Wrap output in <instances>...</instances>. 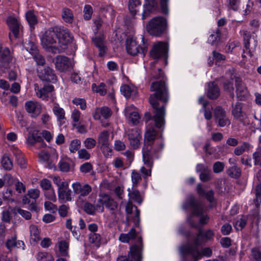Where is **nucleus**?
Here are the masks:
<instances>
[{
    "label": "nucleus",
    "instance_id": "10",
    "mask_svg": "<svg viewBox=\"0 0 261 261\" xmlns=\"http://www.w3.org/2000/svg\"><path fill=\"white\" fill-rule=\"evenodd\" d=\"M130 146L134 149L138 148L142 140L141 130L137 127L128 129L126 133Z\"/></svg>",
    "mask_w": 261,
    "mask_h": 261
},
{
    "label": "nucleus",
    "instance_id": "47",
    "mask_svg": "<svg viewBox=\"0 0 261 261\" xmlns=\"http://www.w3.org/2000/svg\"><path fill=\"white\" fill-rule=\"evenodd\" d=\"M25 18L30 26H33L37 23V18L34 12L32 10L28 11L25 13Z\"/></svg>",
    "mask_w": 261,
    "mask_h": 261
},
{
    "label": "nucleus",
    "instance_id": "11",
    "mask_svg": "<svg viewBox=\"0 0 261 261\" xmlns=\"http://www.w3.org/2000/svg\"><path fill=\"white\" fill-rule=\"evenodd\" d=\"M168 51V45L165 42H159L153 46L150 52L151 57L154 59H159L161 57H166Z\"/></svg>",
    "mask_w": 261,
    "mask_h": 261
},
{
    "label": "nucleus",
    "instance_id": "2",
    "mask_svg": "<svg viewBox=\"0 0 261 261\" xmlns=\"http://www.w3.org/2000/svg\"><path fill=\"white\" fill-rule=\"evenodd\" d=\"M184 209L191 208L192 210V215L200 217L199 223L201 224L207 223L209 217L207 215H203L204 206L201 203L197 202L193 195H190L187 198L182 205Z\"/></svg>",
    "mask_w": 261,
    "mask_h": 261
},
{
    "label": "nucleus",
    "instance_id": "63",
    "mask_svg": "<svg viewBox=\"0 0 261 261\" xmlns=\"http://www.w3.org/2000/svg\"><path fill=\"white\" fill-rule=\"evenodd\" d=\"M252 158L254 161V165H258L261 161V147H258L253 153Z\"/></svg>",
    "mask_w": 261,
    "mask_h": 261
},
{
    "label": "nucleus",
    "instance_id": "51",
    "mask_svg": "<svg viewBox=\"0 0 261 261\" xmlns=\"http://www.w3.org/2000/svg\"><path fill=\"white\" fill-rule=\"evenodd\" d=\"M38 261H54V258L52 255L46 252H39L37 257Z\"/></svg>",
    "mask_w": 261,
    "mask_h": 261
},
{
    "label": "nucleus",
    "instance_id": "37",
    "mask_svg": "<svg viewBox=\"0 0 261 261\" xmlns=\"http://www.w3.org/2000/svg\"><path fill=\"white\" fill-rule=\"evenodd\" d=\"M136 236V231L134 228H132L127 233H121L119 240L122 243H128L129 240L134 239Z\"/></svg>",
    "mask_w": 261,
    "mask_h": 261
},
{
    "label": "nucleus",
    "instance_id": "46",
    "mask_svg": "<svg viewBox=\"0 0 261 261\" xmlns=\"http://www.w3.org/2000/svg\"><path fill=\"white\" fill-rule=\"evenodd\" d=\"M227 173L231 177L238 178L241 174V170L237 166H232L228 169Z\"/></svg>",
    "mask_w": 261,
    "mask_h": 261
},
{
    "label": "nucleus",
    "instance_id": "1",
    "mask_svg": "<svg viewBox=\"0 0 261 261\" xmlns=\"http://www.w3.org/2000/svg\"><path fill=\"white\" fill-rule=\"evenodd\" d=\"M158 70L159 75L154 76V78L161 79L151 84L150 90L154 93L150 96L149 102L154 109L153 118L155 126L158 128H161L165 123V106L169 96L164 73L161 69L158 68Z\"/></svg>",
    "mask_w": 261,
    "mask_h": 261
},
{
    "label": "nucleus",
    "instance_id": "39",
    "mask_svg": "<svg viewBox=\"0 0 261 261\" xmlns=\"http://www.w3.org/2000/svg\"><path fill=\"white\" fill-rule=\"evenodd\" d=\"M150 149L151 147L149 148L147 147L146 149L145 148H143L142 150L143 161L144 164L145 165H146L148 168H152V166L153 165L152 159L150 155Z\"/></svg>",
    "mask_w": 261,
    "mask_h": 261
},
{
    "label": "nucleus",
    "instance_id": "30",
    "mask_svg": "<svg viewBox=\"0 0 261 261\" xmlns=\"http://www.w3.org/2000/svg\"><path fill=\"white\" fill-rule=\"evenodd\" d=\"M207 96L210 99H216L220 95V90L218 87L214 83L208 84Z\"/></svg>",
    "mask_w": 261,
    "mask_h": 261
},
{
    "label": "nucleus",
    "instance_id": "13",
    "mask_svg": "<svg viewBox=\"0 0 261 261\" xmlns=\"http://www.w3.org/2000/svg\"><path fill=\"white\" fill-rule=\"evenodd\" d=\"M53 62L54 63L57 70L60 72H65L71 66L70 59L65 56H57Z\"/></svg>",
    "mask_w": 261,
    "mask_h": 261
},
{
    "label": "nucleus",
    "instance_id": "60",
    "mask_svg": "<svg viewBox=\"0 0 261 261\" xmlns=\"http://www.w3.org/2000/svg\"><path fill=\"white\" fill-rule=\"evenodd\" d=\"M225 165L223 162L217 161L215 162L213 166V170L215 173L222 172L224 169Z\"/></svg>",
    "mask_w": 261,
    "mask_h": 261
},
{
    "label": "nucleus",
    "instance_id": "31",
    "mask_svg": "<svg viewBox=\"0 0 261 261\" xmlns=\"http://www.w3.org/2000/svg\"><path fill=\"white\" fill-rule=\"evenodd\" d=\"M156 132L153 128H147L145 134V145H151L155 139Z\"/></svg>",
    "mask_w": 261,
    "mask_h": 261
},
{
    "label": "nucleus",
    "instance_id": "40",
    "mask_svg": "<svg viewBox=\"0 0 261 261\" xmlns=\"http://www.w3.org/2000/svg\"><path fill=\"white\" fill-rule=\"evenodd\" d=\"M203 236L206 240H211L214 236V233L211 230H208L203 233L201 230H199L198 234L194 240V243L196 246H198L200 244L201 242L200 241V239Z\"/></svg>",
    "mask_w": 261,
    "mask_h": 261
},
{
    "label": "nucleus",
    "instance_id": "44",
    "mask_svg": "<svg viewBox=\"0 0 261 261\" xmlns=\"http://www.w3.org/2000/svg\"><path fill=\"white\" fill-rule=\"evenodd\" d=\"M71 118L73 122V126H75L82 123L81 113L77 109H74L72 111Z\"/></svg>",
    "mask_w": 261,
    "mask_h": 261
},
{
    "label": "nucleus",
    "instance_id": "8",
    "mask_svg": "<svg viewBox=\"0 0 261 261\" xmlns=\"http://www.w3.org/2000/svg\"><path fill=\"white\" fill-rule=\"evenodd\" d=\"M71 187L74 194L77 195L79 199L88 196L92 191V187L90 185L79 181L73 182Z\"/></svg>",
    "mask_w": 261,
    "mask_h": 261
},
{
    "label": "nucleus",
    "instance_id": "45",
    "mask_svg": "<svg viewBox=\"0 0 261 261\" xmlns=\"http://www.w3.org/2000/svg\"><path fill=\"white\" fill-rule=\"evenodd\" d=\"M92 89L93 91L98 93L100 95H105L107 93L106 86L103 83H101L98 85L93 84Z\"/></svg>",
    "mask_w": 261,
    "mask_h": 261
},
{
    "label": "nucleus",
    "instance_id": "42",
    "mask_svg": "<svg viewBox=\"0 0 261 261\" xmlns=\"http://www.w3.org/2000/svg\"><path fill=\"white\" fill-rule=\"evenodd\" d=\"M89 242L96 247H99L101 243V236L96 232H91L89 237Z\"/></svg>",
    "mask_w": 261,
    "mask_h": 261
},
{
    "label": "nucleus",
    "instance_id": "9",
    "mask_svg": "<svg viewBox=\"0 0 261 261\" xmlns=\"http://www.w3.org/2000/svg\"><path fill=\"white\" fill-rule=\"evenodd\" d=\"M12 60L9 49L0 46V72H5V69L10 68Z\"/></svg>",
    "mask_w": 261,
    "mask_h": 261
},
{
    "label": "nucleus",
    "instance_id": "19",
    "mask_svg": "<svg viewBox=\"0 0 261 261\" xmlns=\"http://www.w3.org/2000/svg\"><path fill=\"white\" fill-rule=\"evenodd\" d=\"M243 103L240 102H237L234 105H232L231 114L234 119L244 124L246 114L243 111Z\"/></svg>",
    "mask_w": 261,
    "mask_h": 261
},
{
    "label": "nucleus",
    "instance_id": "26",
    "mask_svg": "<svg viewBox=\"0 0 261 261\" xmlns=\"http://www.w3.org/2000/svg\"><path fill=\"white\" fill-rule=\"evenodd\" d=\"M53 112L60 124L65 123L66 120L65 112L64 110L59 106V104L55 103L53 107Z\"/></svg>",
    "mask_w": 261,
    "mask_h": 261
},
{
    "label": "nucleus",
    "instance_id": "12",
    "mask_svg": "<svg viewBox=\"0 0 261 261\" xmlns=\"http://www.w3.org/2000/svg\"><path fill=\"white\" fill-rule=\"evenodd\" d=\"M126 49L127 53L132 56H136L140 53L144 56L147 52L145 48H141V52H140L139 46L135 40L130 37H128L126 40Z\"/></svg>",
    "mask_w": 261,
    "mask_h": 261
},
{
    "label": "nucleus",
    "instance_id": "53",
    "mask_svg": "<svg viewBox=\"0 0 261 261\" xmlns=\"http://www.w3.org/2000/svg\"><path fill=\"white\" fill-rule=\"evenodd\" d=\"M220 33L219 30L217 29L215 32L210 36L207 42L211 44H216L220 40Z\"/></svg>",
    "mask_w": 261,
    "mask_h": 261
},
{
    "label": "nucleus",
    "instance_id": "61",
    "mask_svg": "<svg viewBox=\"0 0 261 261\" xmlns=\"http://www.w3.org/2000/svg\"><path fill=\"white\" fill-rule=\"evenodd\" d=\"M225 115H226V112L221 107L218 106L215 108L214 110V117L216 120L224 117Z\"/></svg>",
    "mask_w": 261,
    "mask_h": 261
},
{
    "label": "nucleus",
    "instance_id": "27",
    "mask_svg": "<svg viewBox=\"0 0 261 261\" xmlns=\"http://www.w3.org/2000/svg\"><path fill=\"white\" fill-rule=\"evenodd\" d=\"M6 246L7 248L11 250L15 248H19L24 247L23 242L19 240H17V238L15 236L12 237L11 239H8L6 242Z\"/></svg>",
    "mask_w": 261,
    "mask_h": 261
},
{
    "label": "nucleus",
    "instance_id": "18",
    "mask_svg": "<svg viewBox=\"0 0 261 261\" xmlns=\"http://www.w3.org/2000/svg\"><path fill=\"white\" fill-rule=\"evenodd\" d=\"M236 93L240 100H245L249 96L248 90L240 78H235Z\"/></svg>",
    "mask_w": 261,
    "mask_h": 261
},
{
    "label": "nucleus",
    "instance_id": "16",
    "mask_svg": "<svg viewBox=\"0 0 261 261\" xmlns=\"http://www.w3.org/2000/svg\"><path fill=\"white\" fill-rule=\"evenodd\" d=\"M27 112L33 118H36L41 113L42 105L36 101H28L25 103Z\"/></svg>",
    "mask_w": 261,
    "mask_h": 261
},
{
    "label": "nucleus",
    "instance_id": "36",
    "mask_svg": "<svg viewBox=\"0 0 261 261\" xmlns=\"http://www.w3.org/2000/svg\"><path fill=\"white\" fill-rule=\"evenodd\" d=\"M61 16L66 23H72L74 20V15L72 11L67 8H64L62 9Z\"/></svg>",
    "mask_w": 261,
    "mask_h": 261
},
{
    "label": "nucleus",
    "instance_id": "5",
    "mask_svg": "<svg viewBox=\"0 0 261 261\" xmlns=\"http://www.w3.org/2000/svg\"><path fill=\"white\" fill-rule=\"evenodd\" d=\"M166 24V19L163 17H156L149 21L147 30L152 35L159 36L165 30Z\"/></svg>",
    "mask_w": 261,
    "mask_h": 261
},
{
    "label": "nucleus",
    "instance_id": "15",
    "mask_svg": "<svg viewBox=\"0 0 261 261\" xmlns=\"http://www.w3.org/2000/svg\"><path fill=\"white\" fill-rule=\"evenodd\" d=\"M109 138V133L107 130L101 132L97 138L98 144L105 155L106 151L108 152L111 151Z\"/></svg>",
    "mask_w": 261,
    "mask_h": 261
},
{
    "label": "nucleus",
    "instance_id": "32",
    "mask_svg": "<svg viewBox=\"0 0 261 261\" xmlns=\"http://www.w3.org/2000/svg\"><path fill=\"white\" fill-rule=\"evenodd\" d=\"M72 192L69 188L58 192L59 201L61 202L71 201L72 200Z\"/></svg>",
    "mask_w": 261,
    "mask_h": 261
},
{
    "label": "nucleus",
    "instance_id": "48",
    "mask_svg": "<svg viewBox=\"0 0 261 261\" xmlns=\"http://www.w3.org/2000/svg\"><path fill=\"white\" fill-rule=\"evenodd\" d=\"M59 250L62 256H66L68 255L69 244L65 241H62L59 242L58 244Z\"/></svg>",
    "mask_w": 261,
    "mask_h": 261
},
{
    "label": "nucleus",
    "instance_id": "50",
    "mask_svg": "<svg viewBox=\"0 0 261 261\" xmlns=\"http://www.w3.org/2000/svg\"><path fill=\"white\" fill-rule=\"evenodd\" d=\"M25 49L32 56L38 52L36 45L33 42L29 41L24 44Z\"/></svg>",
    "mask_w": 261,
    "mask_h": 261
},
{
    "label": "nucleus",
    "instance_id": "21",
    "mask_svg": "<svg viewBox=\"0 0 261 261\" xmlns=\"http://www.w3.org/2000/svg\"><path fill=\"white\" fill-rule=\"evenodd\" d=\"M98 201L103 202L107 208L113 213L117 208L118 204L109 195L102 193L99 195Z\"/></svg>",
    "mask_w": 261,
    "mask_h": 261
},
{
    "label": "nucleus",
    "instance_id": "7",
    "mask_svg": "<svg viewBox=\"0 0 261 261\" xmlns=\"http://www.w3.org/2000/svg\"><path fill=\"white\" fill-rule=\"evenodd\" d=\"M139 245H134L130 247L128 257L120 256L117 261H141L142 259V239L141 237L138 238Z\"/></svg>",
    "mask_w": 261,
    "mask_h": 261
},
{
    "label": "nucleus",
    "instance_id": "14",
    "mask_svg": "<svg viewBox=\"0 0 261 261\" xmlns=\"http://www.w3.org/2000/svg\"><path fill=\"white\" fill-rule=\"evenodd\" d=\"M38 76L42 81L55 83L57 81V77L53 69L46 67L43 69L38 71Z\"/></svg>",
    "mask_w": 261,
    "mask_h": 261
},
{
    "label": "nucleus",
    "instance_id": "4",
    "mask_svg": "<svg viewBox=\"0 0 261 261\" xmlns=\"http://www.w3.org/2000/svg\"><path fill=\"white\" fill-rule=\"evenodd\" d=\"M197 246H193L192 245H185L179 248V251L182 254L191 255L193 258L195 260H198L203 256L210 257L212 255V250L209 247H205L202 249L200 251L198 249Z\"/></svg>",
    "mask_w": 261,
    "mask_h": 261
},
{
    "label": "nucleus",
    "instance_id": "49",
    "mask_svg": "<svg viewBox=\"0 0 261 261\" xmlns=\"http://www.w3.org/2000/svg\"><path fill=\"white\" fill-rule=\"evenodd\" d=\"M2 166L7 170H10L13 168L12 161L10 160L9 157L7 155H4L2 158L1 161Z\"/></svg>",
    "mask_w": 261,
    "mask_h": 261
},
{
    "label": "nucleus",
    "instance_id": "3",
    "mask_svg": "<svg viewBox=\"0 0 261 261\" xmlns=\"http://www.w3.org/2000/svg\"><path fill=\"white\" fill-rule=\"evenodd\" d=\"M57 34L55 31V27L51 28L45 32L41 38L42 46L48 51L54 54L59 53V46Z\"/></svg>",
    "mask_w": 261,
    "mask_h": 261
},
{
    "label": "nucleus",
    "instance_id": "29",
    "mask_svg": "<svg viewBox=\"0 0 261 261\" xmlns=\"http://www.w3.org/2000/svg\"><path fill=\"white\" fill-rule=\"evenodd\" d=\"M92 41L94 44L98 48L99 56H102L107 50L103 36L95 37L93 38Z\"/></svg>",
    "mask_w": 261,
    "mask_h": 261
},
{
    "label": "nucleus",
    "instance_id": "59",
    "mask_svg": "<svg viewBox=\"0 0 261 261\" xmlns=\"http://www.w3.org/2000/svg\"><path fill=\"white\" fill-rule=\"evenodd\" d=\"M78 158L80 159L88 160L91 158L90 153L85 148H82L77 151Z\"/></svg>",
    "mask_w": 261,
    "mask_h": 261
},
{
    "label": "nucleus",
    "instance_id": "38",
    "mask_svg": "<svg viewBox=\"0 0 261 261\" xmlns=\"http://www.w3.org/2000/svg\"><path fill=\"white\" fill-rule=\"evenodd\" d=\"M53 182L58 187V192L69 188L68 182L59 176L54 177Z\"/></svg>",
    "mask_w": 261,
    "mask_h": 261
},
{
    "label": "nucleus",
    "instance_id": "41",
    "mask_svg": "<svg viewBox=\"0 0 261 261\" xmlns=\"http://www.w3.org/2000/svg\"><path fill=\"white\" fill-rule=\"evenodd\" d=\"M251 148V145L246 142H244L241 145L236 147L234 150V153L239 156L245 152H248Z\"/></svg>",
    "mask_w": 261,
    "mask_h": 261
},
{
    "label": "nucleus",
    "instance_id": "35",
    "mask_svg": "<svg viewBox=\"0 0 261 261\" xmlns=\"http://www.w3.org/2000/svg\"><path fill=\"white\" fill-rule=\"evenodd\" d=\"M128 192V195L130 199L134 200L139 204H141L142 201L140 192L136 189V187H132L131 189H127Z\"/></svg>",
    "mask_w": 261,
    "mask_h": 261
},
{
    "label": "nucleus",
    "instance_id": "25",
    "mask_svg": "<svg viewBox=\"0 0 261 261\" xmlns=\"http://www.w3.org/2000/svg\"><path fill=\"white\" fill-rule=\"evenodd\" d=\"M158 3L155 0H145L143 5L144 11L142 13V19H145L150 12L154 11L157 7Z\"/></svg>",
    "mask_w": 261,
    "mask_h": 261
},
{
    "label": "nucleus",
    "instance_id": "43",
    "mask_svg": "<svg viewBox=\"0 0 261 261\" xmlns=\"http://www.w3.org/2000/svg\"><path fill=\"white\" fill-rule=\"evenodd\" d=\"M41 137L38 135L37 130H33L28 136L27 142L29 144L33 145L37 142L41 140Z\"/></svg>",
    "mask_w": 261,
    "mask_h": 261
},
{
    "label": "nucleus",
    "instance_id": "23",
    "mask_svg": "<svg viewBox=\"0 0 261 261\" xmlns=\"http://www.w3.org/2000/svg\"><path fill=\"white\" fill-rule=\"evenodd\" d=\"M7 23L14 37L17 38L20 29L19 20L16 17L9 16L7 19Z\"/></svg>",
    "mask_w": 261,
    "mask_h": 261
},
{
    "label": "nucleus",
    "instance_id": "34",
    "mask_svg": "<svg viewBox=\"0 0 261 261\" xmlns=\"http://www.w3.org/2000/svg\"><path fill=\"white\" fill-rule=\"evenodd\" d=\"M141 5L140 0H129L128 9L132 16H135L139 11Z\"/></svg>",
    "mask_w": 261,
    "mask_h": 261
},
{
    "label": "nucleus",
    "instance_id": "17",
    "mask_svg": "<svg viewBox=\"0 0 261 261\" xmlns=\"http://www.w3.org/2000/svg\"><path fill=\"white\" fill-rule=\"evenodd\" d=\"M34 90L36 96L43 100H48L49 94L54 90L53 85H45L43 88H40L38 84H35Z\"/></svg>",
    "mask_w": 261,
    "mask_h": 261
},
{
    "label": "nucleus",
    "instance_id": "20",
    "mask_svg": "<svg viewBox=\"0 0 261 261\" xmlns=\"http://www.w3.org/2000/svg\"><path fill=\"white\" fill-rule=\"evenodd\" d=\"M112 111L107 107L96 108L92 113L93 118L96 120H101V118L108 119L112 115Z\"/></svg>",
    "mask_w": 261,
    "mask_h": 261
},
{
    "label": "nucleus",
    "instance_id": "52",
    "mask_svg": "<svg viewBox=\"0 0 261 261\" xmlns=\"http://www.w3.org/2000/svg\"><path fill=\"white\" fill-rule=\"evenodd\" d=\"M81 144V141L79 139H74L71 141L69 147L70 152L74 153L76 151H78V150H80L79 148H80Z\"/></svg>",
    "mask_w": 261,
    "mask_h": 261
},
{
    "label": "nucleus",
    "instance_id": "55",
    "mask_svg": "<svg viewBox=\"0 0 261 261\" xmlns=\"http://www.w3.org/2000/svg\"><path fill=\"white\" fill-rule=\"evenodd\" d=\"M132 180L133 182L132 187H136L138 183L141 180L140 174L136 170H133L131 174Z\"/></svg>",
    "mask_w": 261,
    "mask_h": 261
},
{
    "label": "nucleus",
    "instance_id": "64",
    "mask_svg": "<svg viewBox=\"0 0 261 261\" xmlns=\"http://www.w3.org/2000/svg\"><path fill=\"white\" fill-rule=\"evenodd\" d=\"M251 255L256 261H261V251L258 248H253L251 249Z\"/></svg>",
    "mask_w": 261,
    "mask_h": 261
},
{
    "label": "nucleus",
    "instance_id": "6",
    "mask_svg": "<svg viewBox=\"0 0 261 261\" xmlns=\"http://www.w3.org/2000/svg\"><path fill=\"white\" fill-rule=\"evenodd\" d=\"M55 31L58 36V42L59 46V52H63L67 45L71 41L72 36L69 31L64 28L55 27Z\"/></svg>",
    "mask_w": 261,
    "mask_h": 261
},
{
    "label": "nucleus",
    "instance_id": "57",
    "mask_svg": "<svg viewBox=\"0 0 261 261\" xmlns=\"http://www.w3.org/2000/svg\"><path fill=\"white\" fill-rule=\"evenodd\" d=\"M44 196L46 199L53 202H56L57 200L55 192L53 188L46 190Z\"/></svg>",
    "mask_w": 261,
    "mask_h": 261
},
{
    "label": "nucleus",
    "instance_id": "54",
    "mask_svg": "<svg viewBox=\"0 0 261 261\" xmlns=\"http://www.w3.org/2000/svg\"><path fill=\"white\" fill-rule=\"evenodd\" d=\"M84 145L86 149H91L94 148L96 145V141L93 138H86L83 142Z\"/></svg>",
    "mask_w": 261,
    "mask_h": 261
},
{
    "label": "nucleus",
    "instance_id": "28",
    "mask_svg": "<svg viewBox=\"0 0 261 261\" xmlns=\"http://www.w3.org/2000/svg\"><path fill=\"white\" fill-rule=\"evenodd\" d=\"M235 78L239 77L236 76L233 74H231L230 79L229 80H226L223 84V88L224 90L227 92L232 98H233L234 96L233 92V83L234 82H235Z\"/></svg>",
    "mask_w": 261,
    "mask_h": 261
},
{
    "label": "nucleus",
    "instance_id": "62",
    "mask_svg": "<svg viewBox=\"0 0 261 261\" xmlns=\"http://www.w3.org/2000/svg\"><path fill=\"white\" fill-rule=\"evenodd\" d=\"M72 102L76 106H79L82 110H84L87 108L86 100L83 98H75L72 100Z\"/></svg>",
    "mask_w": 261,
    "mask_h": 261
},
{
    "label": "nucleus",
    "instance_id": "24",
    "mask_svg": "<svg viewBox=\"0 0 261 261\" xmlns=\"http://www.w3.org/2000/svg\"><path fill=\"white\" fill-rule=\"evenodd\" d=\"M120 92L126 98L135 97L138 93L137 88L132 85H122L120 87Z\"/></svg>",
    "mask_w": 261,
    "mask_h": 261
},
{
    "label": "nucleus",
    "instance_id": "22",
    "mask_svg": "<svg viewBox=\"0 0 261 261\" xmlns=\"http://www.w3.org/2000/svg\"><path fill=\"white\" fill-rule=\"evenodd\" d=\"M125 115L133 124L136 125L139 123L140 117L136 108L133 105L128 106L126 107Z\"/></svg>",
    "mask_w": 261,
    "mask_h": 261
},
{
    "label": "nucleus",
    "instance_id": "33",
    "mask_svg": "<svg viewBox=\"0 0 261 261\" xmlns=\"http://www.w3.org/2000/svg\"><path fill=\"white\" fill-rule=\"evenodd\" d=\"M30 233L32 244H35L40 240V231L36 225H31L30 226Z\"/></svg>",
    "mask_w": 261,
    "mask_h": 261
},
{
    "label": "nucleus",
    "instance_id": "56",
    "mask_svg": "<svg viewBox=\"0 0 261 261\" xmlns=\"http://www.w3.org/2000/svg\"><path fill=\"white\" fill-rule=\"evenodd\" d=\"M83 13L84 18L85 20H89L91 18V16L93 13V9L92 7L89 5H85L84 8Z\"/></svg>",
    "mask_w": 261,
    "mask_h": 261
},
{
    "label": "nucleus",
    "instance_id": "58",
    "mask_svg": "<svg viewBox=\"0 0 261 261\" xmlns=\"http://www.w3.org/2000/svg\"><path fill=\"white\" fill-rule=\"evenodd\" d=\"M40 191L37 189H29L28 192V196L29 197L36 201L40 196Z\"/></svg>",
    "mask_w": 261,
    "mask_h": 261
}]
</instances>
